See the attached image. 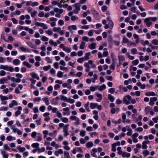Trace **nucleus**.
Here are the masks:
<instances>
[{"label":"nucleus","instance_id":"3","mask_svg":"<svg viewBox=\"0 0 158 158\" xmlns=\"http://www.w3.org/2000/svg\"><path fill=\"white\" fill-rule=\"evenodd\" d=\"M74 6L75 7V9L73 11L75 14H77L80 10V5L79 3H77L75 4Z\"/></svg>","mask_w":158,"mask_h":158},{"label":"nucleus","instance_id":"58","mask_svg":"<svg viewBox=\"0 0 158 158\" xmlns=\"http://www.w3.org/2000/svg\"><path fill=\"white\" fill-rule=\"evenodd\" d=\"M37 14V11L34 10L33 12L31 13V16L32 17H34Z\"/></svg>","mask_w":158,"mask_h":158},{"label":"nucleus","instance_id":"30","mask_svg":"<svg viewBox=\"0 0 158 158\" xmlns=\"http://www.w3.org/2000/svg\"><path fill=\"white\" fill-rule=\"evenodd\" d=\"M60 27H55L53 28V31L55 32H58L60 30Z\"/></svg>","mask_w":158,"mask_h":158},{"label":"nucleus","instance_id":"56","mask_svg":"<svg viewBox=\"0 0 158 158\" xmlns=\"http://www.w3.org/2000/svg\"><path fill=\"white\" fill-rule=\"evenodd\" d=\"M45 32L49 35H51L53 34L52 31L50 30H48Z\"/></svg>","mask_w":158,"mask_h":158},{"label":"nucleus","instance_id":"39","mask_svg":"<svg viewBox=\"0 0 158 158\" xmlns=\"http://www.w3.org/2000/svg\"><path fill=\"white\" fill-rule=\"evenodd\" d=\"M116 146V145L115 143H113L112 145V150L113 152H116V149L115 148Z\"/></svg>","mask_w":158,"mask_h":158},{"label":"nucleus","instance_id":"33","mask_svg":"<svg viewBox=\"0 0 158 158\" xmlns=\"http://www.w3.org/2000/svg\"><path fill=\"white\" fill-rule=\"evenodd\" d=\"M67 102L71 103H73L75 102V100L73 99H71L70 98H68L67 101Z\"/></svg>","mask_w":158,"mask_h":158},{"label":"nucleus","instance_id":"16","mask_svg":"<svg viewBox=\"0 0 158 158\" xmlns=\"http://www.w3.org/2000/svg\"><path fill=\"white\" fill-rule=\"evenodd\" d=\"M98 105L97 103H91L90 104V107L92 109H94L97 107Z\"/></svg>","mask_w":158,"mask_h":158},{"label":"nucleus","instance_id":"11","mask_svg":"<svg viewBox=\"0 0 158 158\" xmlns=\"http://www.w3.org/2000/svg\"><path fill=\"white\" fill-rule=\"evenodd\" d=\"M145 95L147 96H155L156 95L153 92H146Z\"/></svg>","mask_w":158,"mask_h":158},{"label":"nucleus","instance_id":"55","mask_svg":"<svg viewBox=\"0 0 158 158\" xmlns=\"http://www.w3.org/2000/svg\"><path fill=\"white\" fill-rule=\"evenodd\" d=\"M94 30H90L88 33V35L89 36H92L93 35V32Z\"/></svg>","mask_w":158,"mask_h":158},{"label":"nucleus","instance_id":"18","mask_svg":"<svg viewBox=\"0 0 158 158\" xmlns=\"http://www.w3.org/2000/svg\"><path fill=\"white\" fill-rule=\"evenodd\" d=\"M0 98L1 100L2 101L7 100L8 99V97L6 96H3L2 95H0Z\"/></svg>","mask_w":158,"mask_h":158},{"label":"nucleus","instance_id":"26","mask_svg":"<svg viewBox=\"0 0 158 158\" xmlns=\"http://www.w3.org/2000/svg\"><path fill=\"white\" fill-rule=\"evenodd\" d=\"M45 149L43 147L41 148H38L37 151L39 153L43 152L45 151Z\"/></svg>","mask_w":158,"mask_h":158},{"label":"nucleus","instance_id":"40","mask_svg":"<svg viewBox=\"0 0 158 158\" xmlns=\"http://www.w3.org/2000/svg\"><path fill=\"white\" fill-rule=\"evenodd\" d=\"M106 88V86L104 84H103L102 85L100 86L98 89L100 91H102L103 89Z\"/></svg>","mask_w":158,"mask_h":158},{"label":"nucleus","instance_id":"27","mask_svg":"<svg viewBox=\"0 0 158 158\" xmlns=\"http://www.w3.org/2000/svg\"><path fill=\"white\" fill-rule=\"evenodd\" d=\"M128 132L127 133V135H131L132 132V131L131 128H128L127 129Z\"/></svg>","mask_w":158,"mask_h":158},{"label":"nucleus","instance_id":"12","mask_svg":"<svg viewBox=\"0 0 158 158\" xmlns=\"http://www.w3.org/2000/svg\"><path fill=\"white\" fill-rule=\"evenodd\" d=\"M89 48L91 49H93L96 48V44L94 43H92L89 46Z\"/></svg>","mask_w":158,"mask_h":158},{"label":"nucleus","instance_id":"54","mask_svg":"<svg viewBox=\"0 0 158 158\" xmlns=\"http://www.w3.org/2000/svg\"><path fill=\"white\" fill-rule=\"evenodd\" d=\"M110 68L113 70L115 69V63L113 62L112 64L110 66Z\"/></svg>","mask_w":158,"mask_h":158},{"label":"nucleus","instance_id":"49","mask_svg":"<svg viewBox=\"0 0 158 158\" xmlns=\"http://www.w3.org/2000/svg\"><path fill=\"white\" fill-rule=\"evenodd\" d=\"M58 102V100H56V99H53L52 101V103L54 105H57Z\"/></svg>","mask_w":158,"mask_h":158},{"label":"nucleus","instance_id":"29","mask_svg":"<svg viewBox=\"0 0 158 158\" xmlns=\"http://www.w3.org/2000/svg\"><path fill=\"white\" fill-rule=\"evenodd\" d=\"M60 69L61 70H65L66 72H68V69L66 67H64L63 66H60Z\"/></svg>","mask_w":158,"mask_h":158},{"label":"nucleus","instance_id":"44","mask_svg":"<svg viewBox=\"0 0 158 158\" xmlns=\"http://www.w3.org/2000/svg\"><path fill=\"white\" fill-rule=\"evenodd\" d=\"M60 97L61 99L62 100L66 101V102H67V101L68 98H67L66 97H65L63 95H61L60 96Z\"/></svg>","mask_w":158,"mask_h":158},{"label":"nucleus","instance_id":"53","mask_svg":"<svg viewBox=\"0 0 158 158\" xmlns=\"http://www.w3.org/2000/svg\"><path fill=\"white\" fill-rule=\"evenodd\" d=\"M82 40L86 42H88L89 40V38L87 36H83L82 37Z\"/></svg>","mask_w":158,"mask_h":158},{"label":"nucleus","instance_id":"41","mask_svg":"<svg viewBox=\"0 0 158 158\" xmlns=\"http://www.w3.org/2000/svg\"><path fill=\"white\" fill-rule=\"evenodd\" d=\"M49 43L52 44L54 45L55 46H56L57 45V43L56 42H54L52 40H50L49 42Z\"/></svg>","mask_w":158,"mask_h":158},{"label":"nucleus","instance_id":"25","mask_svg":"<svg viewBox=\"0 0 158 158\" xmlns=\"http://www.w3.org/2000/svg\"><path fill=\"white\" fill-rule=\"evenodd\" d=\"M85 44V42H81V44L80 46V47L81 49H84Z\"/></svg>","mask_w":158,"mask_h":158},{"label":"nucleus","instance_id":"31","mask_svg":"<svg viewBox=\"0 0 158 158\" xmlns=\"http://www.w3.org/2000/svg\"><path fill=\"white\" fill-rule=\"evenodd\" d=\"M140 42L142 44L143 46H145V45H148L149 44V41L148 40H146L145 42H143V40H141Z\"/></svg>","mask_w":158,"mask_h":158},{"label":"nucleus","instance_id":"52","mask_svg":"<svg viewBox=\"0 0 158 158\" xmlns=\"http://www.w3.org/2000/svg\"><path fill=\"white\" fill-rule=\"evenodd\" d=\"M41 39L43 41H47L49 40L48 38L45 36H42Z\"/></svg>","mask_w":158,"mask_h":158},{"label":"nucleus","instance_id":"50","mask_svg":"<svg viewBox=\"0 0 158 158\" xmlns=\"http://www.w3.org/2000/svg\"><path fill=\"white\" fill-rule=\"evenodd\" d=\"M98 86H96L95 87L93 86L91 87H90V90L92 91H94L98 89Z\"/></svg>","mask_w":158,"mask_h":158},{"label":"nucleus","instance_id":"24","mask_svg":"<svg viewBox=\"0 0 158 158\" xmlns=\"http://www.w3.org/2000/svg\"><path fill=\"white\" fill-rule=\"evenodd\" d=\"M86 145L88 148H89L93 146V143L92 142H89L86 143Z\"/></svg>","mask_w":158,"mask_h":158},{"label":"nucleus","instance_id":"5","mask_svg":"<svg viewBox=\"0 0 158 158\" xmlns=\"http://www.w3.org/2000/svg\"><path fill=\"white\" fill-rule=\"evenodd\" d=\"M91 12L92 14L94 15L96 19H98L99 18V15L97 11L94 9H92Z\"/></svg>","mask_w":158,"mask_h":158},{"label":"nucleus","instance_id":"42","mask_svg":"<svg viewBox=\"0 0 158 158\" xmlns=\"http://www.w3.org/2000/svg\"><path fill=\"white\" fill-rule=\"evenodd\" d=\"M139 62V61L138 59L132 61V63L134 65H136L138 64Z\"/></svg>","mask_w":158,"mask_h":158},{"label":"nucleus","instance_id":"60","mask_svg":"<svg viewBox=\"0 0 158 158\" xmlns=\"http://www.w3.org/2000/svg\"><path fill=\"white\" fill-rule=\"evenodd\" d=\"M138 133L137 132L131 135L132 138H136L138 136Z\"/></svg>","mask_w":158,"mask_h":158},{"label":"nucleus","instance_id":"6","mask_svg":"<svg viewBox=\"0 0 158 158\" xmlns=\"http://www.w3.org/2000/svg\"><path fill=\"white\" fill-rule=\"evenodd\" d=\"M120 65L121 64L123 61L125 60V59L124 57L122 56H119L118 57Z\"/></svg>","mask_w":158,"mask_h":158},{"label":"nucleus","instance_id":"47","mask_svg":"<svg viewBox=\"0 0 158 158\" xmlns=\"http://www.w3.org/2000/svg\"><path fill=\"white\" fill-rule=\"evenodd\" d=\"M43 23H39L38 22H36L35 23V25L37 27H42V25L43 24Z\"/></svg>","mask_w":158,"mask_h":158},{"label":"nucleus","instance_id":"8","mask_svg":"<svg viewBox=\"0 0 158 158\" xmlns=\"http://www.w3.org/2000/svg\"><path fill=\"white\" fill-rule=\"evenodd\" d=\"M20 63V61L18 59H15L13 60V63L15 65H19Z\"/></svg>","mask_w":158,"mask_h":158},{"label":"nucleus","instance_id":"59","mask_svg":"<svg viewBox=\"0 0 158 158\" xmlns=\"http://www.w3.org/2000/svg\"><path fill=\"white\" fill-rule=\"evenodd\" d=\"M85 131H84L83 130H82L81 131L80 133V135L81 136H84L85 135Z\"/></svg>","mask_w":158,"mask_h":158},{"label":"nucleus","instance_id":"61","mask_svg":"<svg viewBox=\"0 0 158 158\" xmlns=\"http://www.w3.org/2000/svg\"><path fill=\"white\" fill-rule=\"evenodd\" d=\"M11 20L13 22V23L15 24H17L18 23L17 20L14 18H13L11 19Z\"/></svg>","mask_w":158,"mask_h":158},{"label":"nucleus","instance_id":"4","mask_svg":"<svg viewBox=\"0 0 158 158\" xmlns=\"http://www.w3.org/2000/svg\"><path fill=\"white\" fill-rule=\"evenodd\" d=\"M68 29L71 32V33L73 34V30L75 31L76 30L77 27L75 25H72L69 26L68 27Z\"/></svg>","mask_w":158,"mask_h":158},{"label":"nucleus","instance_id":"64","mask_svg":"<svg viewBox=\"0 0 158 158\" xmlns=\"http://www.w3.org/2000/svg\"><path fill=\"white\" fill-rule=\"evenodd\" d=\"M60 64L63 66H65L66 65V63L63 60H61L60 61Z\"/></svg>","mask_w":158,"mask_h":158},{"label":"nucleus","instance_id":"32","mask_svg":"<svg viewBox=\"0 0 158 158\" xmlns=\"http://www.w3.org/2000/svg\"><path fill=\"white\" fill-rule=\"evenodd\" d=\"M51 68V66L49 65L48 66H45L43 67V69L45 71H47Z\"/></svg>","mask_w":158,"mask_h":158},{"label":"nucleus","instance_id":"38","mask_svg":"<svg viewBox=\"0 0 158 158\" xmlns=\"http://www.w3.org/2000/svg\"><path fill=\"white\" fill-rule=\"evenodd\" d=\"M39 146V144L37 143H33L31 145L32 147L34 148H37Z\"/></svg>","mask_w":158,"mask_h":158},{"label":"nucleus","instance_id":"10","mask_svg":"<svg viewBox=\"0 0 158 158\" xmlns=\"http://www.w3.org/2000/svg\"><path fill=\"white\" fill-rule=\"evenodd\" d=\"M31 76L32 77L36 78L37 80L40 79V77L35 73H31Z\"/></svg>","mask_w":158,"mask_h":158},{"label":"nucleus","instance_id":"62","mask_svg":"<svg viewBox=\"0 0 158 158\" xmlns=\"http://www.w3.org/2000/svg\"><path fill=\"white\" fill-rule=\"evenodd\" d=\"M45 60L48 63H51L52 62V61L51 60L50 58L49 57H46Z\"/></svg>","mask_w":158,"mask_h":158},{"label":"nucleus","instance_id":"21","mask_svg":"<svg viewBox=\"0 0 158 158\" xmlns=\"http://www.w3.org/2000/svg\"><path fill=\"white\" fill-rule=\"evenodd\" d=\"M23 64L26 66L28 68H30L31 66L27 62L25 61L23 62Z\"/></svg>","mask_w":158,"mask_h":158},{"label":"nucleus","instance_id":"22","mask_svg":"<svg viewBox=\"0 0 158 158\" xmlns=\"http://www.w3.org/2000/svg\"><path fill=\"white\" fill-rule=\"evenodd\" d=\"M90 53L88 52L86 53L85 56L83 58L84 60H88L89 59V56L90 55Z\"/></svg>","mask_w":158,"mask_h":158},{"label":"nucleus","instance_id":"13","mask_svg":"<svg viewBox=\"0 0 158 158\" xmlns=\"http://www.w3.org/2000/svg\"><path fill=\"white\" fill-rule=\"evenodd\" d=\"M42 100L43 101L45 102L46 103V104L47 105H49V100H48V99L47 98L45 97L44 98H42Z\"/></svg>","mask_w":158,"mask_h":158},{"label":"nucleus","instance_id":"23","mask_svg":"<svg viewBox=\"0 0 158 158\" xmlns=\"http://www.w3.org/2000/svg\"><path fill=\"white\" fill-rule=\"evenodd\" d=\"M1 153L4 158H7L8 157V155L7 154H6L5 153V152L4 151H1Z\"/></svg>","mask_w":158,"mask_h":158},{"label":"nucleus","instance_id":"46","mask_svg":"<svg viewBox=\"0 0 158 158\" xmlns=\"http://www.w3.org/2000/svg\"><path fill=\"white\" fill-rule=\"evenodd\" d=\"M142 148L143 149H146L147 148V146L146 145V144L145 143L143 142L142 143Z\"/></svg>","mask_w":158,"mask_h":158},{"label":"nucleus","instance_id":"19","mask_svg":"<svg viewBox=\"0 0 158 158\" xmlns=\"http://www.w3.org/2000/svg\"><path fill=\"white\" fill-rule=\"evenodd\" d=\"M64 158H71L69 153L67 152H64Z\"/></svg>","mask_w":158,"mask_h":158},{"label":"nucleus","instance_id":"28","mask_svg":"<svg viewBox=\"0 0 158 158\" xmlns=\"http://www.w3.org/2000/svg\"><path fill=\"white\" fill-rule=\"evenodd\" d=\"M89 102H88L85 105V109L88 112H89L90 111V110L89 107Z\"/></svg>","mask_w":158,"mask_h":158},{"label":"nucleus","instance_id":"9","mask_svg":"<svg viewBox=\"0 0 158 158\" xmlns=\"http://www.w3.org/2000/svg\"><path fill=\"white\" fill-rule=\"evenodd\" d=\"M22 110V107L20 106H19L18 107V110L15 113V114L16 116H18V115L21 114V111Z\"/></svg>","mask_w":158,"mask_h":158},{"label":"nucleus","instance_id":"36","mask_svg":"<svg viewBox=\"0 0 158 158\" xmlns=\"http://www.w3.org/2000/svg\"><path fill=\"white\" fill-rule=\"evenodd\" d=\"M57 76L59 77H62L63 76V73L60 71H59L57 74Z\"/></svg>","mask_w":158,"mask_h":158},{"label":"nucleus","instance_id":"14","mask_svg":"<svg viewBox=\"0 0 158 158\" xmlns=\"http://www.w3.org/2000/svg\"><path fill=\"white\" fill-rule=\"evenodd\" d=\"M54 11L56 12H58L61 14L63 13V10L62 9L56 8L54 9Z\"/></svg>","mask_w":158,"mask_h":158},{"label":"nucleus","instance_id":"48","mask_svg":"<svg viewBox=\"0 0 158 158\" xmlns=\"http://www.w3.org/2000/svg\"><path fill=\"white\" fill-rule=\"evenodd\" d=\"M126 115L125 114H123L122 115V118L123 119V122L124 123H126L125 119H126Z\"/></svg>","mask_w":158,"mask_h":158},{"label":"nucleus","instance_id":"34","mask_svg":"<svg viewBox=\"0 0 158 158\" xmlns=\"http://www.w3.org/2000/svg\"><path fill=\"white\" fill-rule=\"evenodd\" d=\"M63 50L69 53L71 51L70 48H69L68 47H65L64 48V49Z\"/></svg>","mask_w":158,"mask_h":158},{"label":"nucleus","instance_id":"51","mask_svg":"<svg viewBox=\"0 0 158 158\" xmlns=\"http://www.w3.org/2000/svg\"><path fill=\"white\" fill-rule=\"evenodd\" d=\"M143 154L145 156H146L147 155H148L149 154V152L147 150H144L143 152Z\"/></svg>","mask_w":158,"mask_h":158},{"label":"nucleus","instance_id":"1","mask_svg":"<svg viewBox=\"0 0 158 158\" xmlns=\"http://www.w3.org/2000/svg\"><path fill=\"white\" fill-rule=\"evenodd\" d=\"M131 97L129 95H127L124 97L123 101L127 105H128L130 103L129 101L131 100Z\"/></svg>","mask_w":158,"mask_h":158},{"label":"nucleus","instance_id":"17","mask_svg":"<svg viewBox=\"0 0 158 158\" xmlns=\"http://www.w3.org/2000/svg\"><path fill=\"white\" fill-rule=\"evenodd\" d=\"M0 69H3L6 70H8L9 69V67L6 65H1L0 66Z\"/></svg>","mask_w":158,"mask_h":158},{"label":"nucleus","instance_id":"7","mask_svg":"<svg viewBox=\"0 0 158 158\" xmlns=\"http://www.w3.org/2000/svg\"><path fill=\"white\" fill-rule=\"evenodd\" d=\"M151 107L149 106H148L145 107L144 110L146 114H148L150 112V111L151 110Z\"/></svg>","mask_w":158,"mask_h":158},{"label":"nucleus","instance_id":"35","mask_svg":"<svg viewBox=\"0 0 158 158\" xmlns=\"http://www.w3.org/2000/svg\"><path fill=\"white\" fill-rule=\"evenodd\" d=\"M130 156V154L129 153L124 152L122 156L123 157H126L127 158H128Z\"/></svg>","mask_w":158,"mask_h":158},{"label":"nucleus","instance_id":"20","mask_svg":"<svg viewBox=\"0 0 158 158\" xmlns=\"http://www.w3.org/2000/svg\"><path fill=\"white\" fill-rule=\"evenodd\" d=\"M108 98L111 102H113L114 100V98L110 94H108Z\"/></svg>","mask_w":158,"mask_h":158},{"label":"nucleus","instance_id":"2","mask_svg":"<svg viewBox=\"0 0 158 158\" xmlns=\"http://www.w3.org/2000/svg\"><path fill=\"white\" fill-rule=\"evenodd\" d=\"M69 119L71 120H75L76 121V122H75V124L76 125H79L80 123V120H79V118L75 116H74V115L71 116L70 117Z\"/></svg>","mask_w":158,"mask_h":158},{"label":"nucleus","instance_id":"45","mask_svg":"<svg viewBox=\"0 0 158 158\" xmlns=\"http://www.w3.org/2000/svg\"><path fill=\"white\" fill-rule=\"evenodd\" d=\"M152 43L155 45H157L158 44V40L157 39H155L152 40Z\"/></svg>","mask_w":158,"mask_h":158},{"label":"nucleus","instance_id":"57","mask_svg":"<svg viewBox=\"0 0 158 158\" xmlns=\"http://www.w3.org/2000/svg\"><path fill=\"white\" fill-rule=\"evenodd\" d=\"M45 106H42L40 108V111L42 112L44 111L45 110Z\"/></svg>","mask_w":158,"mask_h":158},{"label":"nucleus","instance_id":"37","mask_svg":"<svg viewBox=\"0 0 158 158\" xmlns=\"http://www.w3.org/2000/svg\"><path fill=\"white\" fill-rule=\"evenodd\" d=\"M27 44L31 47L33 48L34 45L32 43L31 41H28L27 42Z\"/></svg>","mask_w":158,"mask_h":158},{"label":"nucleus","instance_id":"43","mask_svg":"<svg viewBox=\"0 0 158 158\" xmlns=\"http://www.w3.org/2000/svg\"><path fill=\"white\" fill-rule=\"evenodd\" d=\"M61 119L62 121L64 123H67L68 121V118H61Z\"/></svg>","mask_w":158,"mask_h":158},{"label":"nucleus","instance_id":"15","mask_svg":"<svg viewBox=\"0 0 158 158\" xmlns=\"http://www.w3.org/2000/svg\"><path fill=\"white\" fill-rule=\"evenodd\" d=\"M17 149L20 152H23L25 150V148L24 147H21L20 146L17 147Z\"/></svg>","mask_w":158,"mask_h":158},{"label":"nucleus","instance_id":"63","mask_svg":"<svg viewBox=\"0 0 158 158\" xmlns=\"http://www.w3.org/2000/svg\"><path fill=\"white\" fill-rule=\"evenodd\" d=\"M41 43V41L40 40L36 39L35 40V44L36 45H38L40 44Z\"/></svg>","mask_w":158,"mask_h":158}]
</instances>
